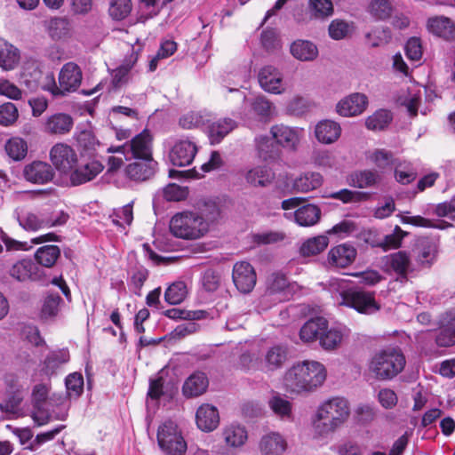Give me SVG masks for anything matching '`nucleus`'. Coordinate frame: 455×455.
I'll return each instance as SVG.
<instances>
[{"mask_svg":"<svg viewBox=\"0 0 455 455\" xmlns=\"http://www.w3.org/2000/svg\"><path fill=\"white\" fill-rule=\"evenodd\" d=\"M326 377L327 371L323 363L305 360L294 364L285 372L283 383L290 393H310L323 386Z\"/></svg>","mask_w":455,"mask_h":455,"instance_id":"f257e3e1","label":"nucleus"},{"mask_svg":"<svg viewBox=\"0 0 455 455\" xmlns=\"http://www.w3.org/2000/svg\"><path fill=\"white\" fill-rule=\"evenodd\" d=\"M349 413V404L345 398L336 396L324 401L313 418L315 434L321 437L329 435L344 424Z\"/></svg>","mask_w":455,"mask_h":455,"instance_id":"f03ea898","label":"nucleus"},{"mask_svg":"<svg viewBox=\"0 0 455 455\" xmlns=\"http://www.w3.org/2000/svg\"><path fill=\"white\" fill-rule=\"evenodd\" d=\"M406 363L401 349L387 347L377 351L370 359L368 370L379 380H389L397 376Z\"/></svg>","mask_w":455,"mask_h":455,"instance_id":"7ed1b4c3","label":"nucleus"},{"mask_svg":"<svg viewBox=\"0 0 455 455\" xmlns=\"http://www.w3.org/2000/svg\"><path fill=\"white\" fill-rule=\"evenodd\" d=\"M44 79L47 83L42 85L44 91L49 92L54 98H62L75 92L81 85L83 73L80 67L75 62H68L60 68L56 84L54 75L49 73Z\"/></svg>","mask_w":455,"mask_h":455,"instance_id":"20e7f679","label":"nucleus"},{"mask_svg":"<svg viewBox=\"0 0 455 455\" xmlns=\"http://www.w3.org/2000/svg\"><path fill=\"white\" fill-rule=\"evenodd\" d=\"M171 233L181 239L196 240L204 236L206 224L196 212L185 211L176 213L170 221Z\"/></svg>","mask_w":455,"mask_h":455,"instance_id":"39448f33","label":"nucleus"},{"mask_svg":"<svg viewBox=\"0 0 455 455\" xmlns=\"http://www.w3.org/2000/svg\"><path fill=\"white\" fill-rule=\"evenodd\" d=\"M157 443L165 455H185L187 443L178 425L165 420L157 429Z\"/></svg>","mask_w":455,"mask_h":455,"instance_id":"423d86ee","label":"nucleus"},{"mask_svg":"<svg viewBox=\"0 0 455 455\" xmlns=\"http://www.w3.org/2000/svg\"><path fill=\"white\" fill-rule=\"evenodd\" d=\"M108 152L123 154L126 160L132 158L137 160L153 159L152 136L148 130H144L134 136L130 142L118 147H110Z\"/></svg>","mask_w":455,"mask_h":455,"instance_id":"0eeeda50","label":"nucleus"},{"mask_svg":"<svg viewBox=\"0 0 455 455\" xmlns=\"http://www.w3.org/2000/svg\"><path fill=\"white\" fill-rule=\"evenodd\" d=\"M339 305L355 308L362 314H373L379 309L374 293L356 289H348L339 293Z\"/></svg>","mask_w":455,"mask_h":455,"instance_id":"6e6552de","label":"nucleus"},{"mask_svg":"<svg viewBox=\"0 0 455 455\" xmlns=\"http://www.w3.org/2000/svg\"><path fill=\"white\" fill-rule=\"evenodd\" d=\"M50 159L57 171L63 174L70 175L78 164L77 154L65 143H57L52 148Z\"/></svg>","mask_w":455,"mask_h":455,"instance_id":"1a4fd4ad","label":"nucleus"},{"mask_svg":"<svg viewBox=\"0 0 455 455\" xmlns=\"http://www.w3.org/2000/svg\"><path fill=\"white\" fill-rule=\"evenodd\" d=\"M303 131L297 127L288 126L283 124H275L270 128L272 139L279 147L295 151L300 142Z\"/></svg>","mask_w":455,"mask_h":455,"instance_id":"9d476101","label":"nucleus"},{"mask_svg":"<svg viewBox=\"0 0 455 455\" xmlns=\"http://www.w3.org/2000/svg\"><path fill=\"white\" fill-rule=\"evenodd\" d=\"M232 278L236 289L242 293H249L256 284V273L246 261L236 262L233 267Z\"/></svg>","mask_w":455,"mask_h":455,"instance_id":"9b49d317","label":"nucleus"},{"mask_svg":"<svg viewBox=\"0 0 455 455\" xmlns=\"http://www.w3.org/2000/svg\"><path fill=\"white\" fill-rule=\"evenodd\" d=\"M197 153L196 144L189 140H180L169 152L170 162L175 166L189 165Z\"/></svg>","mask_w":455,"mask_h":455,"instance_id":"f8f14e48","label":"nucleus"},{"mask_svg":"<svg viewBox=\"0 0 455 455\" xmlns=\"http://www.w3.org/2000/svg\"><path fill=\"white\" fill-rule=\"evenodd\" d=\"M260 87L268 93L281 94L284 92L282 73L274 66H265L259 71Z\"/></svg>","mask_w":455,"mask_h":455,"instance_id":"ddd939ff","label":"nucleus"},{"mask_svg":"<svg viewBox=\"0 0 455 455\" xmlns=\"http://www.w3.org/2000/svg\"><path fill=\"white\" fill-rule=\"evenodd\" d=\"M356 249L349 243H341L332 247L328 252L327 261L331 267L345 268L350 266L356 258Z\"/></svg>","mask_w":455,"mask_h":455,"instance_id":"4468645a","label":"nucleus"},{"mask_svg":"<svg viewBox=\"0 0 455 455\" xmlns=\"http://www.w3.org/2000/svg\"><path fill=\"white\" fill-rule=\"evenodd\" d=\"M368 104L366 95L352 93L344 98L336 106L337 112L342 116H354L362 114Z\"/></svg>","mask_w":455,"mask_h":455,"instance_id":"2eb2a0df","label":"nucleus"},{"mask_svg":"<svg viewBox=\"0 0 455 455\" xmlns=\"http://www.w3.org/2000/svg\"><path fill=\"white\" fill-rule=\"evenodd\" d=\"M23 174L25 179L29 182L45 184L52 180L54 172L49 164L35 161L25 166Z\"/></svg>","mask_w":455,"mask_h":455,"instance_id":"dca6fc26","label":"nucleus"},{"mask_svg":"<svg viewBox=\"0 0 455 455\" xmlns=\"http://www.w3.org/2000/svg\"><path fill=\"white\" fill-rule=\"evenodd\" d=\"M104 169L103 164L98 160H92L84 164L74 168L70 174V182L78 186L92 180Z\"/></svg>","mask_w":455,"mask_h":455,"instance_id":"f3484780","label":"nucleus"},{"mask_svg":"<svg viewBox=\"0 0 455 455\" xmlns=\"http://www.w3.org/2000/svg\"><path fill=\"white\" fill-rule=\"evenodd\" d=\"M257 156L267 163H274L281 158L282 151L276 142L267 135L257 136L254 140Z\"/></svg>","mask_w":455,"mask_h":455,"instance_id":"a211bd4d","label":"nucleus"},{"mask_svg":"<svg viewBox=\"0 0 455 455\" xmlns=\"http://www.w3.org/2000/svg\"><path fill=\"white\" fill-rule=\"evenodd\" d=\"M156 165L154 159L137 160L126 166L125 173L131 180L144 181L154 176Z\"/></svg>","mask_w":455,"mask_h":455,"instance_id":"6ab92c4d","label":"nucleus"},{"mask_svg":"<svg viewBox=\"0 0 455 455\" xmlns=\"http://www.w3.org/2000/svg\"><path fill=\"white\" fill-rule=\"evenodd\" d=\"M9 274L20 282L36 281L41 276L39 267L31 259H21L12 266Z\"/></svg>","mask_w":455,"mask_h":455,"instance_id":"aec40b11","label":"nucleus"},{"mask_svg":"<svg viewBox=\"0 0 455 455\" xmlns=\"http://www.w3.org/2000/svg\"><path fill=\"white\" fill-rule=\"evenodd\" d=\"M196 420L197 427L201 430L211 432L219 426V411L217 408L212 405L203 404L196 411Z\"/></svg>","mask_w":455,"mask_h":455,"instance_id":"412c9836","label":"nucleus"},{"mask_svg":"<svg viewBox=\"0 0 455 455\" xmlns=\"http://www.w3.org/2000/svg\"><path fill=\"white\" fill-rule=\"evenodd\" d=\"M259 449L261 455H282L286 449V442L279 433L270 432L262 435Z\"/></svg>","mask_w":455,"mask_h":455,"instance_id":"4be33fe9","label":"nucleus"},{"mask_svg":"<svg viewBox=\"0 0 455 455\" xmlns=\"http://www.w3.org/2000/svg\"><path fill=\"white\" fill-rule=\"evenodd\" d=\"M386 271H394L402 277H405L411 270V259L405 251H397L387 255L383 259Z\"/></svg>","mask_w":455,"mask_h":455,"instance_id":"5701e85b","label":"nucleus"},{"mask_svg":"<svg viewBox=\"0 0 455 455\" xmlns=\"http://www.w3.org/2000/svg\"><path fill=\"white\" fill-rule=\"evenodd\" d=\"M20 61V51L12 44L0 37V67L4 70H13Z\"/></svg>","mask_w":455,"mask_h":455,"instance_id":"b1692460","label":"nucleus"},{"mask_svg":"<svg viewBox=\"0 0 455 455\" xmlns=\"http://www.w3.org/2000/svg\"><path fill=\"white\" fill-rule=\"evenodd\" d=\"M427 28L434 35L446 40L455 38V23L444 16H435L427 20Z\"/></svg>","mask_w":455,"mask_h":455,"instance_id":"393cba45","label":"nucleus"},{"mask_svg":"<svg viewBox=\"0 0 455 455\" xmlns=\"http://www.w3.org/2000/svg\"><path fill=\"white\" fill-rule=\"evenodd\" d=\"M315 134L319 142L331 144L340 137L341 127L334 121L323 120L316 124Z\"/></svg>","mask_w":455,"mask_h":455,"instance_id":"a878e982","label":"nucleus"},{"mask_svg":"<svg viewBox=\"0 0 455 455\" xmlns=\"http://www.w3.org/2000/svg\"><path fill=\"white\" fill-rule=\"evenodd\" d=\"M73 127L72 117L64 113H57L49 116L45 122V132L51 134H66Z\"/></svg>","mask_w":455,"mask_h":455,"instance_id":"bb28decb","label":"nucleus"},{"mask_svg":"<svg viewBox=\"0 0 455 455\" xmlns=\"http://www.w3.org/2000/svg\"><path fill=\"white\" fill-rule=\"evenodd\" d=\"M327 327V320L323 317H316L306 322L299 331V337L304 342H312L319 339L323 331Z\"/></svg>","mask_w":455,"mask_h":455,"instance_id":"cd10ccee","label":"nucleus"},{"mask_svg":"<svg viewBox=\"0 0 455 455\" xmlns=\"http://www.w3.org/2000/svg\"><path fill=\"white\" fill-rule=\"evenodd\" d=\"M245 180L253 187H267L275 180V173L267 166H255L246 172Z\"/></svg>","mask_w":455,"mask_h":455,"instance_id":"c85d7f7f","label":"nucleus"},{"mask_svg":"<svg viewBox=\"0 0 455 455\" xmlns=\"http://www.w3.org/2000/svg\"><path fill=\"white\" fill-rule=\"evenodd\" d=\"M323 176L316 172H307L297 177L293 181V188L297 192L307 193L322 186Z\"/></svg>","mask_w":455,"mask_h":455,"instance_id":"c756f323","label":"nucleus"},{"mask_svg":"<svg viewBox=\"0 0 455 455\" xmlns=\"http://www.w3.org/2000/svg\"><path fill=\"white\" fill-rule=\"evenodd\" d=\"M235 127V122L230 118L220 119L208 125V135L212 144L220 143Z\"/></svg>","mask_w":455,"mask_h":455,"instance_id":"7c9ffc66","label":"nucleus"},{"mask_svg":"<svg viewBox=\"0 0 455 455\" xmlns=\"http://www.w3.org/2000/svg\"><path fill=\"white\" fill-rule=\"evenodd\" d=\"M208 387V379L203 372L192 374L183 385V394L186 396H198L202 395Z\"/></svg>","mask_w":455,"mask_h":455,"instance_id":"2f4dec72","label":"nucleus"},{"mask_svg":"<svg viewBox=\"0 0 455 455\" xmlns=\"http://www.w3.org/2000/svg\"><path fill=\"white\" fill-rule=\"evenodd\" d=\"M222 436L226 444L233 448L243 446L248 438L245 427L235 424L226 427L223 429Z\"/></svg>","mask_w":455,"mask_h":455,"instance_id":"473e14b6","label":"nucleus"},{"mask_svg":"<svg viewBox=\"0 0 455 455\" xmlns=\"http://www.w3.org/2000/svg\"><path fill=\"white\" fill-rule=\"evenodd\" d=\"M17 220L20 226L28 231H37L44 228H48L49 220L42 214H36L33 212H22L18 213Z\"/></svg>","mask_w":455,"mask_h":455,"instance_id":"72a5a7b5","label":"nucleus"},{"mask_svg":"<svg viewBox=\"0 0 455 455\" xmlns=\"http://www.w3.org/2000/svg\"><path fill=\"white\" fill-rule=\"evenodd\" d=\"M321 217V210L315 204H306L294 212L296 222L302 227H310L316 224Z\"/></svg>","mask_w":455,"mask_h":455,"instance_id":"f704fd0d","label":"nucleus"},{"mask_svg":"<svg viewBox=\"0 0 455 455\" xmlns=\"http://www.w3.org/2000/svg\"><path fill=\"white\" fill-rule=\"evenodd\" d=\"M292 56L301 61H311L318 55L317 47L310 41L298 40L291 45Z\"/></svg>","mask_w":455,"mask_h":455,"instance_id":"c9c22d12","label":"nucleus"},{"mask_svg":"<svg viewBox=\"0 0 455 455\" xmlns=\"http://www.w3.org/2000/svg\"><path fill=\"white\" fill-rule=\"evenodd\" d=\"M47 31L53 40H60L70 36L71 23L66 17H54L48 21Z\"/></svg>","mask_w":455,"mask_h":455,"instance_id":"e433bc0d","label":"nucleus"},{"mask_svg":"<svg viewBox=\"0 0 455 455\" xmlns=\"http://www.w3.org/2000/svg\"><path fill=\"white\" fill-rule=\"evenodd\" d=\"M380 180L379 172L372 170L358 171L351 175L352 185L358 188H374Z\"/></svg>","mask_w":455,"mask_h":455,"instance_id":"4c0bfd02","label":"nucleus"},{"mask_svg":"<svg viewBox=\"0 0 455 455\" xmlns=\"http://www.w3.org/2000/svg\"><path fill=\"white\" fill-rule=\"evenodd\" d=\"M43 73L36 63L27 65L22 72L21 79L22 83L30 91H36L38 88H42V85L47 83V80L41 83Z\"/></svg>","mask_w":455,"mask_h":455,"instance_id":"58836bf2","label":"nucleus"},{"mask_svg":"<svg viewBox=\"0 0 455 455\" xmlns=\"http://www.w3.org/2000/svg\"><path fill=\"white\" fill-rule=\"evenodd\" d=\"M287 359V349L283 346H274L267 349L264 357L265 367L274 371L283 366Z\"/></svg>","mask_w":455,"mask_h":455,"instance_id":"ea45409f","label":"nucleus"},{"mask_svg":"<svg viewBox=\"0 0 455 455\" xmlns=\"http://www.w3.org/2000/svg\"><path fill=\"white\" fill-rule=\"evenodd\" d=\"M251 108L253 113L265 122L271 119L275 110L273 103L263 95L252 99Z\"/></svg>","mask_w":455,"mask_h":455,"instance_id":"a19ab883","label":"nucleus"},{"mask_svg":"<svg viewBox=\"0 0 455 455\" xmlns=\"http://www.w3.org/2000/svg\"><path fill=\"white\" fill-rule=\"evenodd\" d=\"M69 354L68 350L52 351L48 354L44 362L43 371L47 375H52L64 363L68 362Z\"/></svg>","mask_w":455,"mask_h":455,"instance_id":"79ce46f5","label":"nucleus"},{"mask_svg":"<svg viewBox=\"0 0 455 455\" xmlns=\"http://www.w3.org/2000/svg\"><path fill=\"white\" fill-rule=\"evenodd\" d=\"M60 255V250L57 245H44L38 248L35 258L38 264L45 267H52Z\"/></svg>","mask_w":455,"mask_h":455,"instance_id":"37998d69","label":"nucleus"},{"mask_svg":"<svg viewBox=\"0 0 455 455\" xmlns=\"http://www.w3.org/2000/svg\"><path fill=\"white\" fill-rule=\"evenodd\" d=\"M268 406L278 418L287 420L291 419L292 404L286 398L275 395L269 399Z\"/></svg>","mask_w":455,"mask_h":455,"instance_id":"c03bdc74","label":"nucleus"},{"mask_svg":"<svg viewBox=\"0 0 455 455\" xmlns=\"http://www.w3.org/2000/svg\"><path fill=\"white\" fill-rule=\"evenodd\" d=\"M391 31L387 27H377L365 34V43L372 48L387 45L391 40Z\"/></svg>","mask_w":455,"mask_h":455,"instance_id":"a18cd8bd","label":"nucleus"},{"mask_svg":"<svg viewBox=\"0 0 455 455\" xmlns=\"http://www.w3.org/2000/svg\"><path fill=\"white\" fill-rule=\"evenodd\" d=\"M343 339V332L339 328L334 327L323 331L319 336V342L321 347L325 350H334L340 344Z\"/></svg>","mask_w":455,"mask_h":455,"instance_id":"49530a36","label":"nucleus"},{"mask_svg":"<svg viewBox=\"0 0 455 455\" xmlns=\"http://www.w3.org/2000/svg\"><path fill=\"white\" fill-rule=\"evenodd\" d=\"M200 219L206 224V231H209L210 226L215 223L220 218V210L219 205L212 201L204 202L199 211L196 212Z\"/></svg>","mask_w":455,"mask_h":455,"instance_id":"de8ad7c7","label":"nucleus"},{"mask_svg":"<svg viewBox=\"0 0 455 455\" xmlns=\"http://www.w3.org/2000/svg\"><path fill=\"white\" fill-rule=\"evenodd\" d=\"M329 243V239L326 235H318L305 241L300 249V254L303 256H313L322 252Z\"/></svg>","mask_w":455,"mask_h":455,"instance_id":"09e8293b","label":"nucleus"},{"mask_svg":"<svg viewBox=\"0 0 455 455\" xmlns=\"http://www.w3.org/2000/svg\"><path fill=\"white\" fill-rule=\"evenodd\" d=\"M308 8L310 16L317 20H323L333 13L331 0H309Z\"/></svg>","mask_w":455,"mask_h":455,"instance_id":"8fccbe9b","label":"nucleus"},{"mask_svg":"<svg viewBox=\"0 0 455 455\" xmlns=\"http://www.w3.org/2000/svg\"><path fill=\"white\" fill-rule=\"evenodd\" d=\"M187 293L188 291L185 283L175 282L165 291L164 299L171 305H177L185 299Z\"/></svg>","mask_w":455,"mask_h":455,"instance_id":"3c124183","label":"nucleus"},{"mask_svg":"<svg viewBox=\"0 0 455 455\" xmlns=\"http://www.w3.org/2000/svg\"><path fill=\"white\" fill-rule=\"evenodd\" d=\"M392 118L389 111L379 109L366 119L365 124L370 130H383L389 124Z\"/></svg>","mask_w":455,"mask_h":455,"instance_id":"603ef678","label":"nucleus"},{"mask_svg":"<svg viewBox=\"0 0 455 455\" xmlns=\"http://www.w3.org/2000/svg\"><path fill=\"white\" fill-rule=\"evenodd\" d=\"M137 60V56L132 55L129 62L124 63L113 71L112 85L120 88L128 82L129 72Z\"/></svg>","mask_w":455,"mask_h":455,"instance_id":"864d4df0","label":"nucleus"},{"mask_svg":"<svg viewBox=\"0 0 455 455\" xmlns=\"http://www.w3.org/2000/svg\"><path fill=\"white\" fill-rule=\"evenodd\" d=\"M437 253V245L433 241H423L419 248L417 260L423 266H429Z\"/></svg>","mask_w":455,"mask_h":455,"instance_id":"5fc2aeb1","label":"nucleus"},{"mask_svg":"<svg viewBox=\"0 0 455 455\" xmlns=\"http://www.w3.org/2000/svg\"><path fill=\"white\" fill-rule=\"evenodd\" d=\"M5 151L13 160H21L27 155V143L20 138L10 139L5 144Z\"/></svg>","mask_w":455,"mask_h":455,"instance_id":"6e6d98bb","label":"nucleus"},{"mask_svg":"<svg viewBox=\"0 0 455 455\" xmlns=\"http://www.w3.org/2000/svg\"><path fill=\"white\" fill-rule=\"evenodd\" d=\"M267 288L270 293H290L289 290V282L285 276V275L282 273H273L271 274L267 281Z\"/></svg>","mask_w":455,"mask_h":455,"instance_id":"4d7b16f0","label":"nucleus"},{"mask_svg":"<svg viewBox=\"0 0 455 455\" xmlns=\"http://www.w3.org/2000/svg\"><path fill=\"white\" fill-rule=\"evenodd\" d=\"M209 121L208 114L192 111L180 117V124L184 129H192L204 125Z\"/></svg>","mask_w":455,"mask_h":455,"instance_id":"13d9d810","label":"nucleus"},{"mask_svg":"<svg viewBox=\"0 0 455 455\" xmlns=\"http://www.w3.org/2000/svg\"><path fill=\"white\" fill-rule=\"evenodd\" d=\"M368 11L375 20H385L390 17L392 7L387 0H372Z\"/></svg>","mask_w":455,"mask_h":455,"instance_id":"bf43d9fd","label":"nucleus"},{"mask_svg":"<svg viewBox=\"0 0 455 455\" xmlns=\"http://www.w3.org/2000/svg\"><path fill=\"white\" fill-rule=\"evenodd\" d=\"M131 10V0H112L108 12L114 20H121L130 13Z\"/></svg>","mask_w":455,"mask_h":455,"instance_id":"052dcab7","label":"nucleus"},{"mask_svg":"<svg viewBox=\"0 0 455 455\" xmlns=\"http://www.w3.org/2000/svg\"><path fill=\"white\" fill-rule=\"evenodd\" d=\"M435 342L439 347H450L455 344V322L441 328L435 337Z\"/></svg>","mask_w":455,"mask_h":455,"instance_id":"680f3d73","label":"nucleus"},{"mask_svg":"<svg viewBox=\"0 0 455 455\" xmlns=\"http://www.w3.org/2000/svg\"><path fill=\"white\" fill-rule=\"evenodd\" d=\"M148 277V270L142 266L137 267L132 270L131 275V287L136 295L140 296L141 288Z\"/></svg>","mask_w":455,"mask_h":455,"instance_id":"e2e57ef3","label":"nucleus"},{"mask_svg":"<svg viewBox=\"0 0 455 455\" xmlns=\"http://www.w3.org/2000/svg\"><path fill=\"white\" fill-rule=\"evenodd\" d=\"M371 162L379 169L385 170L387 167L395 164V160L391 152L385 149H378L374 151L370 156Z\"/></svg>","mask_w":455,"mask_h":455,"instance_id":"0e129e2a","label":"nucleus"},{"mask_svg":"<svg viewBox=\"0 0 455 455\" xmlns=\"http://www.w3.org/2000/svg\"><path fill=\"white\" fill-rule=\"evenodd\" d=\"M286 235L281 231H268L253 235V241L259 245L274 244L283 242Z\"/></svg>","mask_w":455,"mask_h":455,"instance_id":"69168bd1","label":"nucleus"},{"mask_svg":"<svg viewBox=\"0 0 455 455\" xmlns=\"http://www.w3.org/2000/svg\"><path fill=\"white\" fill-rule=\"evenodd\" d=\"M111 218L113 222L118 226L131 225L133 220L132 204H128L116 210Z\"/></svg>","mask_w":455,"mask_h":455,"instance_id":"338daca9","label":"nucleus"},{"mask_svg":"<svg viewBox=\"0 0 455 455\" xmlns=\"http://www.w3.org/2000/svg\"><path fill=\"white\" fill-rule=\"evenodd\" d=\"M18 109L12 102H7L0 106V124L9 126L18 118Z\"/></svg>","mask_w":455,"mask_h":455,"instance_id":"774afa93","label":"nucleus"}]
</instances>
